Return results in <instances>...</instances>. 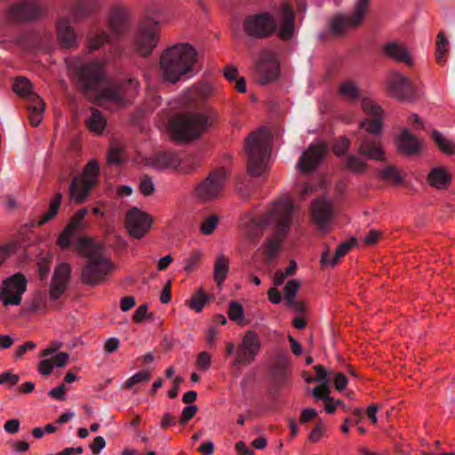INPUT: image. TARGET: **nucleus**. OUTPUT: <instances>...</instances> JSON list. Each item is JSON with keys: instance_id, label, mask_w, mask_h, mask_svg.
<instances>
[{"instance_id": "obj_1", "label": "nucleus", "mask_w": 455, "mask_h": 455, "mask_svg": "<svg viewBox=\"0 0 455 455\" xmlns=\"http://www.w3.org/2000/svg\"><path fill=\"white\" fill-rule=\"evenodd\" d=\"M293 212L294 204L291 198L279 199L274 202L267 211L258 219L251 214L244 215L241 220L243 235L249 241H253L264 228H274V236L267 238L265 242V252L268 257L273 258L276 255L281 243L290 231Z\"/></svg>"}, {"instance_id": "obj_2", "label": "nucleus", "mask_w": 455, "mask_h": 455, "mask_svg": "<svg viewBox=\"0 0 455 455\" xmlns=\"http://www.w3.org/2000/svg\"><path fill=\"white\" fill-rule=\"evenodd\" d=\"M76 248L86 260L81 269V280L88 285H98L104 282L115 270L113 262L105 256L104 245L93 239L82 236L78 238Z\"/></svg>"}, {"instance_id": "obj_3", "label": "nucleus", "mask_w": 455, "mask_h": 455, "mask_svg": "<svg viewBox=\"0 0 455 455\" xmlns=\"http://www.w3.org/2000/svg\"><path fill=\"white\" fill-rule=\"evenodd\" d=\"M197 52L188 43L176 44L165 49L160 58V68L164 81L174 84L183 77L191 78L196 73Z\"/></svg>"}, {"instance_id": "obj_4", "label": "nucleus", "mask_w": 455, "mask_h": 455, "mask_svg": "<svg viewBox=\"0 0 455 455\" xmlns=\"http://www.w3.org/2000/svg\"><path fill=\"white\" fill-rule=\"evenodd\" d=\"M271 134L264 127L251 132L246 140L248 171L252 176H261L267 170L271 151Z\"/></svg>"}, {"instance_id": "obj_5", "label": "nucleus", "mask_w": 455, "mask_h": 455, "mask_svg": "<svg viewBox=\"0 0 455 455\" xmlns=\"http://www.w3.org/2000/svg\"><path fill=\"white\" fill-rule=\"evenodd\" d=\"M215 119L212 112L186 113L172 119L170 132L175 140L188 141L199 138Z\"/></svg>"}, {"instance_id": "obj_6", "label": "nucleus", "mask_w": 455, "mask_h": 455, "mask_svg": "<svg viewBox=\"0 0 455 455\" xmlns=\"http://www.w3.org/2000/svg\"><path fill=\"white\" fill-rule=\"evenodd\" d=\"M100 167L95 159H91L80 175L76 176L69 186V198L76 204H83L99 180Z\"/></svg>"}, {"instance_id": "obj_7", "label": "nucleus", "mask_w": 455, "mask_h": 455, "mask_svg": "<svg viewBox=\"0 0 455 455\" xmlns=\"http://www.w3.org/2000/svg\"><path fill=\"white\" fill-rule=\"evenodd\" d=\"M139 90V82L129 79L124 83L105 87L99 93L97 101L100 105L112 103L117 107H124L137 95Z\"/></svg>"}, {"instance_id": "obj_8", "label": "nucleus", "mask_w": 455, "mask_h": 455, "mask_svg": "<svg viewBox=\"0 0 455 455\" xmlns=\"http://www.w3.org/2000/svg\"><path fill=\"white\" fill-rule=\"evenodd\" d=\"M370 0H356L353 12L350 15L338 13L329 23L330 31L334 36H342L358 28L367 12Z\"/></svg>"}, {"instance_id": "obj_9", "label": "nucleus", "mask_w": 455, "mask_h": 455, "mask_svg": "<svg viewBox=\"0 0 455 455\" xmlns=\"http://www.w3.org/2000/svg\"><path fill=\"white\" fill-rule=\"evenodd\" d=\"M69 69L85 90L92 89L104 78V63L98 60L86 63L76 61Z\"/></svg>"}, {"instance_id": "obj_10", "label": "nucleus", "mask_w": 455, "mask_h": 455, "mask_svg": "<svg viewBox=\"0 0 455 455\" xmlns=\"http://www.w3.org/2000/svg\"><path fill=\"white\" fill-rule=\"evenodd\" d=\"M362 109L364 118L360 123V129L374 136H379L385 118L381 107L371 98L362 99Z\"/></svg>"}, {"instance_id": "obj_11", "label": "nucleus", "mask_w": 455, "mask_h": 455, "mask_svg": "<svg viewBox=\"0 0 455 455\" xmlns=\"http://www.w3.org/2000/svg\"><path fill=\"white\" fill-rule=\"evenodd\" d=\"M261 347L259 336L253 331H247L243 334L241 343L236 349V357L234 366L250 365L256 359Z\"/></svg>"}, {"instance_id": "obj_12", "label": "nucleus", "mask_w": 455, "mask_h": 455, "mask_svg": "<svg viewBox=\"0 0 455 455\" xmlns=\"http://www.w3.org/2000/svg\"><path fill=\"white\" fill-rule=\"evenodd\" d=\"M226 181L224 171L214 172L196 187V196L202 202L214 200L221 196Z\"/></svg>"}, {"instance_id": "obj_13", "label": "nucleus", "mask_w": 455, "mask_h": 455, "mask_svg": "<svg viewBox=\"0 0 455 455\" xmlns=\"http://www.w3.org/2000/svg\"><path fill=\"white\" fill-rule=\"evenodd\" d=\"M26 289V278L20 274H15L4 282L0 290V300L4 307L18 306Z\"/></svg>"}, {"instance_id": "obj_14", "label": "nucleus", "mask_w": 455, "mask_h": 455, "mask_svg": "<svg viewBox=\"0 0 455 455\" xmlns=\"http://www.w3.org/2000/svg\"><path fill=\"white\" fill-rule=\"evenodd\" d=\"M243 27L249 36L263 38L271 36L276 30L277 23L271 14L265 12L247 18Z\"/></svg>"}, {"instance_id": "obj_15", "label": "nucleus", "mask_w": 455, "mask_h": 455, "mask_svg": "<svg viewBox=\"0 0 455 455\" xmlns=\"http://www.w3.org/2000/svg\"><path fill=\"white\" fill-rule=\"evenodd\" d=\"M152 219L137 207L132 208L125 217V228L131 236L135 239L142 238L150 229Z\"/></svg>"}, {"instance_id": "obj_16", "label": "nucleus", "mask_w": 455, "mask_h": 455, "mask_svg": "<svg viewBox=\"0 0 455 455\" xmlns=\"http://www.w3.org/2000/svg\"><path fill=\"white\" fill-rule=\"evenodd\" d=\"M311 221L318 230L327 233L331 228L333 218L332 204L329 199L319 198L312 203Z\"/></svg>"}, {"instance_id": "obj_17", "label": "nucleus", "mask_w": 455, "mask_h": 455, "mask_svg": "<svg viewBox=\"0 0 455 455\" xmlns=\"http://www.w3.org/2000/svg\"><path fill=\"white\" fill-rule=\"evenodd\" d=\"M325 154L326 148L323 143H312L302 153L296 167L302 173H309L320 164Z\"/></svg>"}, {"instance_id": "obj_18", "label": "nucleus", "mask_w": 455, "mask_h": 455, "mask_svg": "<svg viewBox=\"0 0 455 455\" xmlns=\"http://www.w3.org/2000/svg\"><path fill=\"white\" fill-rule=\"evenodd\" d=\"M257 71L261 84H267L276 78L279 65L275 54L268 50L262 51L257 62Z\"/></svg>"}, {"instance_id": "obj_19", "label": "nucleus", "mask_w": 455, "mask_h": 455, "mask_svg": "<svg viewBox=\"0 0 455 455\" xmlns=\"http://www.w3.org/2000/svg\"><path fill=\"white\" fill-rule=\"evenodd\" d=\"M158 43V35L155 28L141 26L135 36L134 45L137 52L143 56L149 55Z\"/></svg>"}, {"instance_id": "obj_20", "label": "nucleus", "mask_w": 455, "mask_h": 455, "mask_svg": "<svg viewBox=\"0 0 455 455\" xmlns=\"http://www.w3.org/2000/svg\"><path fill=\"white\" fill-rule=\"evenodd\" d=\"M70 276V267L67 263L59 264L54 269L50 283L49 297L57 300L65 291Z\"/></svg>"}, {"instance_id": "obj_21", "label": "nucleus", "mask_w": 455, "mask_h": 455, "mask_svg": "<svg viewBox=\"0 0 455 455\" xmlns=\"http://www.w3.org/2000/svg\"><path fill=\"white\" fill-rule=\"evenodd\" d=\"M129 17V11L123 6H115L109 10L108 20L114 38L124 35L128 28Z\"/></svg>"}, {"instance_id": "obj_22", "label": "nucleus", "mask_w": 455, "mask_h": 455, "mask_svg": "<svg viewBox=\"0 0 455 455\" xmlns=\"http://www.w3.org/2000/svg\"><path fill=\"white\" fill-rule=\"evenodd\" d=\"M390 92L397 99H411V82L398 71H392L386 79Z\"/></svg>"}, {"instance_id": "obj_23", "label": "nucleus", "mask_w": 455, "mask_h": 455, "mask_svg": "<svg viewBox=\"0 0 455 455\" xmlns=\"http://www.w3.org/2000/svg\"><path fill=\"white\" fill-rule=\"evenodd\" d=\"M382 52L385 57L397 62H403L409 67L414 65V60L407 46L396 41H391L382 46Z\"/></svg>"}, {"instance_id": "obj_24", "label": "nucleus", "mask_w": 455, "mask_h": 455, "mask_svg": "<svg viewBox=\"0 0 455 455\" xmlns=\"http://www.w3.org/2000/svg\"><path fill=\"white\" fill-rule=\"evenodd\" d=\"M180 162L181 159L180 156L172 151L158 152L146 159L148 165L157 170L176 169L180 166Z\"/></svg>"}, {"instance_id": "obj_25", "label": "nucleus", "mask_w": 455, "mask_h": 455, "mask_svg": "<svg viewBox=\"0 0 455 455\" xmlns=\"http://www.w3.org/2000/svg\"><path fill=\"white\" fill-rule=\"evenodd\" d=\"M71 21H76V14L70 17H60L56 22L57 37L66 47H71L76 43V35L71 27Z\"/></svg>"}, {"instance_id": "obj_26", "label": "nucleus", "mask_w": 455, "mask_h": 455, "mask_svg": "<svg viewBox=\"0 0 455 455\" xmlns=\"http://www.w3.org/2000/svg\"><path fill=\"white\" fill-rule=\"evenodd\" d=\"M357 143L360 155L375 161L385 159V152L379 142L372 140L367 136H360Z\"/></svg>"}, {"instance_id": "obj_27", "label": "nucleus", "mask_w": 455, "mask_h": 455, "mask_svg": "<svg viewBox=\"0 0 455 455\" xmlns=\"http://www.w3.org/2000/svg\"><path fill=\"white\" fill-rule=\"evenodd\" d=\"M427 181L430 187L438 189H447L451 182V174L444 165H436L430 169Z\"/></svg>"}, {"instance_id": "obj_28", "label": "nucleus", "mask_w": 455, "mask_h": 455, "mask_svg": "<svg viewBox=\"0 0 455 455\" xmlns=\"http://www.w3.org/2000/svg\"><path fill=\"white\" fill-rule=\"evenodd\" d=\"M294 34V14L288 4L281 7V19L279 20L278 36L283 40H290Z\"/></svg>"}, {"instance_id": "obj_29", "label": "nucleus", "mask_w": 455, "mask_h": 455, "mask_svg": "<svg viewBox=\"0 0 455 455\" xmlns=\"http://www.w3.org/2000/svg\"><path fill=\"white\" fill-rule=\"evenodd\" d=\"M422 148V141L411 134L408 130H403L398 138V149L404 155L418 154Z\"/></svg>"}, {"instance_id": "obj_30", "label": "nucleus", "mask_w": 455, "mask_h": 455, "mask_svg": "<svg viewBox=\"0 0 455 455\" xmlns=\"http://www.w3.org/2000/svg\"><path fill=\"white\" fill-rule=\"evenodd\" d=\"M41 14L42 8L40 4L34 0L20 4L14 8V15L20 20H34Z\"/></svg>"}, {"instance_id": "obj_31", "label": "nucleus", "mask_w": 455, "mask_h": 455, "mask_svg": "<svg viewBox=\"0 0 455 455\" xmlns=\"http://www.w3.org/2000/svg\"><path fill=\"white\" fill-rule=\"evenodd\" d=\"M31 97L32 100L28 103V118L33 126H37L44 118L45 103L39 95Z\"/></svg>"}, {"instance_id": "obj_32", "label": "nucleus", "mask_w": 455, "mask_h": 455, "mask_svg": "<svg viewBox=\"0 0 455 455\" xmlns=\"http://www.w3.org/2000/svg\"><path fill=\"white\" fill-rule=\"evenodd\" d=\"M229 271V259L223 254H218L213 265V280L218 286H220L227 278Z\"/></svg>"}, {"instance_id": "obj_33", "label": "nucleus", "mask_w": 455, "mask_h": 455, "mask_svg": "<svg viewBox=\"0 0 455 455\" xmlns=\"http://www.w3.org/2000/svg\"><path fill=\"white\" fill-rule=\"evenodd\" d=\"M355 241L354 239L351 241H346L342 243L341 244L339 245L333 258L331 259L329 257V253L327 251H323L321 258L322 264L324 266L334 267L338 263L339 259L346 255L348 252V251L355 245Z\"/></svg>"}, {"instance_id": "obj_34", "label": "nucleus", "mask_w": 455, "mask_h": 455, "mask_svg": "<svg viewBox=\"0 0 455 455\" xmlns=\"http://www.w3.org/2000/svg\"><path fill=\"white\" fill-rule=\"evenodd\" d=\"M88 130L96 134H101L107 125L106 117L96 108H92L91 115L85 119Z\"/></svg>"}, {"instance_id": "obj_35", "label": "nucleus", "mask_w": 455, "mask_h": 455, "mask_svg": "<svg viewBox=\"0 0 455 455\" xmlns=\"http://www.w3.org/2000/svg\"><path fill=\"white\" fill-rule=\"evenodd\" d=\"M432 138L442 152L447 155L455 154V141L453 140L437 131L433 132Z\"/></svg>"}, {"instance_id": "obj_36", "label": "nucleus", "mask_w": 455, "mask_h": 455, "mask_svg": "<svg viewBox=\"0 0 455 455\" xmlns=\"http://www.w3.org/2000/svg\"><path fill=\"white\" fill-rule=\"evenodd\" d=\"M13 91L27 100H32V95H38L32 90V84L29 80L25 77H18L13 84Z\"/></svg>"}, {"instance_id": "obj_37", "label": "nucleus", "mask_w": 455, "mask_h": 455, "mask_svg": "<svg viewBox=\"0 0 455 455\" xmlns=\"http://www.w3.org/2000/svg\"><path fill=\"white\" fill-rule=\"evenodd\" d=\"M61 202L62 195L58 192L51 199L48 211L40 218V220L37 222V225L42 226L50 221L53 217H55V215L58 213Z\"/></svg>"}, {"instance_id": "obj_38", "label": "nucleus", "mask_w": 455, "mask_h": 455, "mask_svg": "<svg viewBox=\"0 0 455 455\" xmlns=\"http://www.w3.org/2000/svg\"><path fill=\"white\" fill-rule=\"evenodd\" d=\"M87 209L82 208L80 209L69 220V223L66 227L72 234L75 235L82 230L85 229V223L84 221V217L87 214Z\"/></svg>"}, {"instance_id": "obj_39", "label": "nucleus", "mask_w": 455, "mask_h": 455, "mask_svg": "<svg viewBox=\"0 0 455 455\" xmlns=\"http://www.w3.org/2000/svg\"><path fill=\"white\" fill-rule=\"evenodd\" d=\"M114 37L108 35L105 31L92 35L87 44L88 51L93 52L101 48L105 44L113 42Z\"/></svg>"}, {"instance_id": "obj_40", "label": "nucleus", "mask_w": 455, "mask_h": 455, "mask_svg": "<svg viewBox=\"0 0 455 455\" xmlns=\"http://www.w3.org/2000/svg\"><path fill=\"white\" fill-rule=\"evenodd\" d=\"M339 93L346 100L350 102L357 100L360 96L357 85L351 81L340 84Z\"/></svg>"}, {"instance_id": "obj_41", "label": "nucleus", "mask_w": 455, "mask_h": 455, "mask_svg": "<svg viewBox=\"0 0 455 455\" xmlns=\"http://www.w3.org/2000/svg\"><path fill=\"white\" fill-rule=\"evenodd\" d=\"M449 52V41L442 32L437 35L436 39V60L438 64L443 65L446 62L445 55Z\"/></svg>"}, {"instance_id": "obj_42", "label": "nucleus", "mask_w": 455, "mask_h": 455, "mask_svg": "<svg viewBox=\"0 0 455 455\" xmlns=\"http://www.w3.org/2000/svg\"><path fill=\"white\" fill-rule=\"evenodd\" d=\"M208 296L204 290L200 288L189 299L188 307L196 312H201L204 307Z\"/></svg>"}, {"instance_id": "obj_43", "label": "nucleus", "mask_w": 455, "mask_h": 455, "mask_svg": "<svg viewBox=\"0 0 455 455\" xmlns=\"http://www.w3.org/2000/svg\"><path fill=\"white\" fill-rule=\"evenodd\" d=\"M228 315L232 322L243 323L244 320V311L243 306L235 300L228 304Z\"/></svg>"}, {"instance_id": "obj_44", "label": "nucleus", "mask_w": 455, "mask_h": 455, "mask_svg": "<svg viewBox=\"0 0 455 455\" xmlns=\"http://www.w3.org/2000/svg\"><path fill=\"white\" fill-rule=\"evenodd\" d=\"M300 287V282L297 279L290 280L284 287V299L290 306H294V298Z\"/></svg>"}, {"instance_id": "obj_45", "label": "nucleus", "mask_w": 455, "mask_h": 455, "mask_svg": "<svg viewBox=\"0 0 455 455\" xmlns=\"http://www.w3.org/2000/svg\"><path fill=\"white\" fill-rule=\"evenodd\" d=\"M220 219L216 215L206 217L200 227V232L204 235H212L218 227Z\"/></svg>"}, {"instance_id": "obj_46", "label": "nucleus", "mask_w": 455, "mask_h": 455, "mask_svg": "<svg viewBox=\"0 0 455 455\" xmlns=\"http://www.w3.org/2000/svg\"><path fill=\"white\" fill-rule=\"evenodd\" d=\"M380 177L385 181H393L397 185L401 184L403 181V178L398 171L392 166H388L381 170Z\"/></svg>"}, {"instance_id": "obj_47", "label": "nucleus", "mask_w": 455, "mask_h": 455, "mask_svg": "<svg viewBox=\"0 0 455 455\" xmlns=\"http://www.w3.org/2000/svg\"><path fill=\"white\" fill-rule=\"evenodd\" d=\"M151 373L149 371L143 370L139 372H136L132 377H130L126 382L125 386L127 388H132L136 384L147 382L150 379Z\"/></svg>"}, {"instance_id": "obj_48", "label": "nucleus", "mask_w": 455, "mask_h": 455, "mask_svg": "<svg viewBox=\"0 0 455 455\" xmlns=\"http://www.w3.org/2000/svg\"><path fill=\"white\" fill-rule=\"evenodd\" d=\"M346 166L352 172H359L365 169L366 164L361 157L349 155L347 158Z\"/></svg>"}, {"instance_id": "obj_49", "label": "nucleus", "mask_w": 455, "mask_h": 455, "mask_svg": "<svg viewBox=\"0 0 455 455\" xmlns=\"http://www.w3.org/2000/svg\"><path fill=\"white\" fill-rule=\"evenodd\" d=\"M330 387L325 384H321L312 389V395L316 400L333 401V397L330 395Z\"/></svg>"}, {"instance_id": "obj_50", "label": "nucleus", "mask_w": 455, "mask_h": 455, "mask_svg": "<svg viewBox=\"0 0 455 455\" xmlns=\"http://www.w3.org/2000/svg\"><path fill=\"white\" fill-rule=\"evenodd\" d=\"M123 161V150L118 146H111L108 155L107 162L108 164H118Z\"/></svg>"}, {"instance_id": "obj_51", "label": "nucleus", "mask_w": 455, "mask_h": 455, "mask_svg": "<svg viewBox=\"0 0 455 455\" xmlns=\"http://www.w3.org/2000/svg\"><path fill=\"white\" fill-rule=\"evenodd\" d=\"M74 237L75 235L65 228V229L62 231V233L59 235L57 239V244L61 249H67L71 244V241Z\"/></svg>"}, {"instance_id": "obj_52", "label": "nucleus", "mask_w": 455, "mask_h": 455, "mask_svg": "<svg viewBox=\"0 0 455 455\" xmlns=\"http://www.w3.org/2000/svg\"><path fill=\"white\" fill-rule=\"evenodd\" d=\"M350 146V140L347 138H339L333 146V152L340 156L344 155Z\"/></svg>"}, {"instance_id": "obj_53", "label": "nucleus", "mask_w": 455, "mask_h": 455, "mask_svg": "<svg viewBox=\"0 0 455 455\" xmlns=\"http://www.w3.org/2000/svg\"><path fill=\"white\" fill-rule=\"evenodd\" d=\"M198 408L196 405H188L186 406L180 415V423L182 425L186 424L188 420H190L197 412Z\"/></svg>"}, {"instance_id": "obj_54", "label": "nucleus", "mask_w": 455, "mask_h": 455, "mask_svg": "<svg viewBox=\"0 0 455 455\" xmlns=\"http://www.w3.org/2000/svg\"><path fill=\"white\" fill-rule=\"evenodd\" d=\"M37 371L41 375L48 376L53 371L52 359H43L39 362Z\"/></svg>"}, {"instance_id": "obj_55", "label": "nucleus", "mask_w": 455, "mask_h": 455, "mask_svg": "<svg viewBox=\"0 0 455 455\" xmlns=\"http://www.w3.org/2000/svg\"><path fill=\"white\" fill-rule=\"evenodd\" d=\"M315 373H316V378L317 379L321 382V384H325V385H329L330 383V380H331V371H327L323 366L322 365H316L315 366Z\"/></svg>"}, {"instance_id": "obj_56", "label": "nucleus", "mask_w": 455, "mask_h": 455, "mask_svg": "<svg viewBox=\"0 0 455 455\" xmlns=\"http://www.w3.org/2000/svg\"><path fill=\"white\" fill-rule=\"evenodd\" d=\"M51 359L53 363V368H62L68 363L69 360V354L67 352H60Z\"/></svg>"}, {"instance_id": "obj_57", "label": "nucleus", "mask_w": 455, "mask_h": 455, "mask_svg": "<svg viewBox=\"0 0 455 455\" xmlns=\"http://www.w3.org/2000/svg\"><path fill=\"white\" fill-rule=\"evenodd\" d=\"M197 367L203 371H207L211 366V355L207 352H201L196 360Z\"/></svg>"}, {"instance_id": "obj_58", "label": "nucleus", "mask_w": 455, "mask_h": 455, "mask_svg": "<svg viewBox=\"0 0 455 455\" xmlns=\"http://www.w3.org/2000/svg\"><path fill=\"white\" fill-rule=\"evenodd\" d=\"M140 190L144 196H150L155 190V185L150 179H144L140 183Z\"/></svg>"}, {"instance_id": "obj_59", "label": "nucleus", "mask_w": 455, "mask_h": 455, "mask_svg": "<svg viewBox=\"0 0 455 455\" xmlns=\"http://www.w3.org/2000/svg\"><path fill=\"white\" fill-rule=\"evenodd\" d=\"M148 315V306L146 304L140 305L133 314L132 319L136 323L142 322L146 317L150 316Z\"/></svg>"}, {"instance_id": "obj_60", "label": "nucleus", "mask_w": 455, "mask_h": 455, "mask_svg": "<svg viewBox=\"0 0 455 455\" xmlns=\"http://www.w3.org/2000/svg\"><path fill=\"white\" fill-rule=\"evenodd\" d=\"M20 381V377L12 371H5L0 374V385L10 382L12 385H16Z\"/></svg>"}, {"instance_id": "obj_61", "label": "nucleus", "mask_w": 455, "mask_h": 455, "mask_svg": "<svg viewBox=\"0 0 455 455\" xmlns=\"http://www.w3.org/2000/svg\"><path fill=\"white\" fill-rule=\"evenodd\" d=\"M324 432V426L322 422L317 423L315 428L309 434V439L313 443L318 442Z\"/></svg>"}, {"instance_id": "obj_62", "label": "nucleus", "mask_w": 455, "mask_h": 455, "mask_svg": "<svg viewBox=\"0 0 455 455\" xmlns=\"http://www.w3.org/2000/svg\"><path fill=\"white\" fill-rule=\"evenodd\" d=\"M333 384L337 390L341 391L346 388L347 379L341 372L336 373L333 377Z\"/></svg>"}, {"instance_id": "obj_63", "label": "nucleus", "mask_w": 455, "mask_h": 455, "mask_svg": "<svg viewBox=\"0 0 455 455\" xmlns=\"http://www.w3.org/2000/svg\"><path fill=\"white\" fill-rule=\"evenodd\" d=\"M49 395L58 400H64L66 398V387L64 384H60L56 387L52 388L49 392Z\"/></svg>"}, {"instance_id": "obj_64", "label": "nucleus", "mask_w": 455, "mask_h": 455, "mask_svg": "<svg viewBox=\"0 0 455 455\" xmlns=\"http://www.w3.org/2000/svg\"><path fill=\"white\" fill-rule=\"evenodd\" d=\"M120 342L117 338L112 337L106 340L104 349L107 353L112 354L119 347Z\"/></svg>"}]
</instances>
